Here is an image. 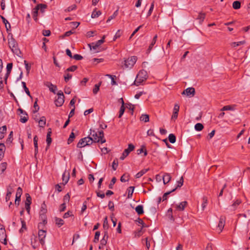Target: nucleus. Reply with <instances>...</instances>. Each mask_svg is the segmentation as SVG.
<instances>
[{
    "label": "nucleus",
    "mask_w": 250,
    "mask_h": 250,
    "mask_svg": "<svg viewBox=\"0 0 250 250\" xmlns=\"http://www.w3.org/2000/svg\"><path fill=\"white\" fill-rule=\"evenodd\" d=\"M8 44L9 47L11 48L12 52L17 56H19L21 54V51L18 48L17 43L15 39L13 38L9 39Z\"/></svg>",
    "instance_id": "nucleus-1"
},
{
    "label": "nucleus",
    "mask_w": 250,
    "mask_h": 250,
    "mask_svg": "<svg viewBox=\"0 0 250 250\" xmlns=\"http://www.w3.org/2000/svg\"><path fill=\"white\" fill-rule=\"evenodd\" d=\"M92 144V138L90 136H88L80 139L79 143L77 144V146L79 148H82L86 146H89Z\"/></svg>",
    "instance_id": "nucleus-2"
},
{
    "label": "nucleus",
    "mask_w": 250,
    "mask_h": 250,
    "mask_svg": "<svg viewBox=\"0 0 250 250\" xmlns=\"http://www.w3.org/2000/svg\"><path fill=\"white\" fill-rule=\"evenodd\" d=\"M58 98L55 101V104L57 106H61L64 102V96L62 91H60L57 93Z\"/></svg>",
    "instance_id": "nucleus-3"
},
{
    "label": "nucleus",
    "mask_w": 250,
    "mask_h": 250,
    "mask_svg": "<svg viewBox=\"0 0 250 250\" xmlns=\"http://www.w3.org/2000/svg\"><path fill=\"white\" fill-rule=\"evenodd\" d=\"M137 58L136 56H132L125 61V66L126 68H132L137 61Z\"/></svg>",
    "instance_id": "nucleus-4"
},
{
    "label": "nucleus",
    "mask_w": 250,
    "mask_h": 250,
    "mask_svg": "<svg viewBox=\"0 0 250 250\" xmlns=\"http://www.w3.org/2000/svg\"><path fill=\"white\" fill-rule=\"evenodd\" d=\"M135 147L133 145L130 144L128 145V147L127 148L125 149L122 153V155L120 157V159L123 160L125 158L128 156L129 153L133 151Z\"/></svg>",
    "instance_id": "nucleus-5"
},
{
    "label": "nucleus",
    "mask_w": 250,
    "mask_h": 250,
    "mask_svg": "<svg viewBox=\"0 0 250 250\" xmlns=\"http://www.w3.org/2000/svg\"><path fill=\"white\" fill-rule=\"evenodd\" d=\"M43 7L44 8H46L47 6L45 4H38L35 8L33 9V17L35 21H37L38 18V10H39V7Z\"/></svg>",
    "instance_id": "nucleus-6"
},
{
    "label": "nucleus",
    "mask_w": 250,
    "mask_h": 250,
    "mask_svg": "<svg viewBox=\"0 0 250 250\" xmlns=\"http://www.w3.org/2000/svg\"><path fill=\"white\" fill-rule=\"evenodd\" d=\"M46 231L40 229L38 232V236L40 242L42 245H43L45 243L44 238L46 237Z\"/></svg>",
    "instance_id": "nucleus-7"
},
{
    "label": "nucleus",
    "mask_w": 250,
    "mask_h": 250,
    "mask_svg": "<svg viewBox=\"0 0 250 250\" xmlns=\"http://www.w3.org/2000/svg\"><path fill=\"white\" fill-rule=\"evenodd\" d=\"M18 111L20 112L21 114H23L24 117L21 116L20 121L22 123H26L28 120V115L26 111L22 109L21 108H19Z\"/></svg>",
    "instance_id": "nucleus-8"
},
{
    "label": "nucleus",
    "mask_w": 250,
    "mask_h": 250,
    "mask_svg": "<svg viewBox=\"0 0 250 250\" xmlns=\"http://www.w3.org/2000/svg\"><path fill=\"white\" fill-rule=\"evenodd\" d=\"M89 136H90L92 139V143H98L100 142V139L99 138L98 134L95 130H92L90 129V134Z\"/></svg>",
    "instance_id": "nucleus-9"
},
{
    "label": "nucleus",
    "mask_w": 250,
    "mask_h": 250,
    "mask_svg": "<svg viewBox=\"0 0 250 250\" xmlns=\"http://www.w3.org/2000/svg\"><path fill=\"white\" fill-rule=\"evenodd\" d=\"M195 94V89L193 87H188L184 90L182 93L183 95H186L188 96H190L191 95L193 96Z\"/></svg>",
    "instance_id": "nucleus-10"
},
{
    "label": "nucleus",
    "mask_w": 250,
    "mask_h": 250,
    "mask_svg": "<svg viewBox=\"0 0 250 250\" xmlns=\"http://www.w3.org/2000/svg\"><path fill=\"white\" fill-rule=\"evenodd\" d=\"M12 67H13L12 63H9L7 64V66H6L7 72L4 77V81H5V83H7V80L11 73V70L12 69Z\"/></svg>",
    "instance_id": "nucleus-11"
},
{
    "label": "nucleus",
    "mask_w": 250,
    "mask_h": 250,
    "mask_svg": "<svg viewBox=\"0 0 250 250\" xmlns=\"http://www.w3.org/2000/svg\"><path fill=\"white\" fill-rule=\"evenodd\" d=\"M225 224V218L221 216L220 218L219 222L218 225V228L219 229V232H221L224 227Z\"/></svg>",
    "instance_id": "nucleus-12"
},
{
    "label": "nucleus",
    "mask_w": 250,
    "mask_h": 250,
    "mask_svg": "<svg viewBox=\"0 0 250 250\" xmlns=\"http://www.w3.org/2000/svg\"><path fill=\"white\" fill-rule=\"evenodd\" d=\"M70 173L69 171H67L65 170L64 173L62 174V179L63 181V184L65 185L68 181L69 179Z\"/></svg>",
    "instance_id": "nucleus-13"
},
{
    "label": "nucleus",
    "mask_w": 250,
    "mask_h": 250,
    "mask_svg": "<svg viewBox=\"0 0 250 250\" xmlns=\"http://www.w3.org/2000/svg\"><path fill=\"white\" fill-rule=\"evenodd\" d=\"M45 85L49 88L50 91L54 94L56 93V91L57 89V86L56 85H53L50 82H46Z\"/></svg>",
    "instance_id": "nucleus-14"
},
{
    "label": "nucleus",
    "mask_w": 250,
    "mask_h": 250,
    "mask_svg": "<svg viewBox=\"0 0 250 250\" xmlns=\"http://www.w3.org/2000/svg\"><path fill=\"white\" fill-rule=\"evenodd\" d=\"M137 78H141L142 80H146L147 78L146 71L144 70L140 71L137 75Z\"/></svg>",
    "instance_id": "nucleus-15"
},
{
    "label": "nucleus",
    "mask_w": 250,
    "mask_h": 250,
    "mask_svg": "<svg viewBox=\"0 0 250 250\" xmlns=\"http://www.w3.org/2000/svg\"><path fill=\"white\" fill-rule=\"evenodd\" d=\"M187 205V202L186 201L182 202L179 205H176V209L179 211H183Z\"/></svg>",
    "instance_id": "nucleus-16"
},
{
    "label": "nucleus",
    "mask_w": 250,
    "mask_h": 250,
    "mask_svg": "<svg viewBox=\"0 0 250 250\" xmlns=\"http://www.w3.org/2000/svg\"><path fill=\"white\" fill-rule=\"evenodd\" d=\"M51 128H49L48 130V132L47 133L46 140L48 147H49L50 146V145L52 142V139L51 138Z\"/></svg>",
    "instance_id": "nucleus-17"
},
{
    "label": "nucleus",
    "mask_w": 250,
    "mask_h": 250,
    "mask_svg": "<svg viewBox=\"0 0 250 250\" xmlns=\"http://www.w3.org/2000/svg\"><path fill=\"white\" fill-rule=\"evenodd\" d=\"M108 238L107 231H104V236L102 239L101 240V245H105L107 243V239Z\"/></svg>",
    "instance_id": "nucleus-18"
},
{
    "label": "nucleus",
    "mask_w": 250,
    "mask_h": 250,
    "mask_svg": "<svg viewBox=\"0 0 250 250\" xmlns=\"http://www.w3.org/2000/svg\"><path fill=\"white\" fill-rule=\"evenodd\" d=\"M171 177L168 173H165L163 176L164 184L165 185L168 183L171 180Z\"/></svg>",
    "instance_id": "nucleus-19"
},
{
    "label": "nucleus",
    "mask_w": 250,
    "mask_h": 250,
    "mask_svg": "<svg viewBox=\"0 0 250 250\" xmlns=\"http://www.w3.org/2000/svg\"><path fill=\"white\" fill-rule=\"evenodd\" d=\"M149 170V168H145L141 170L140 172H138L136 175V178H139L142 177L144 174H145L146 172H147Z\"/></svg>",
    "instance_id": "nucleus-20"
},
{
    "label": "nucleus",
    "mask_w": 250,
    "mask_h": 250,
    "mask_svg": "<svg viewBox=\"0 0 250 250\" xmlns=\"http://www.w3.org/2000/svg\"><path fill=\"white\" fill-rule=\"evenodd\" d=\"M38 122L40 127H43L46 124V119L44 116L42 117L39 120H37Z\"/></svg>",
    "instance_id": "nucleus-21"
},
{
    "label": "nucleus",
    "mask_w": 250,
    "mask_h": 250,
    "mask_svg": "<svg viewBox=\"0 0 250 250\" xmlns=\"http://www.w3.org/2000/svg\"><path fill=\"white\" fill-rule=\"evenodd\" d=\"M22 193V190L21 188L19 187L17 189L16 195V201H18V200H21V197Z\"/></svg>",
    "instance_id": "nucleus-22"
},
{
    "label": "nucleus",
    "mask_w": 250,
    "mask_h": 250,
    "mask_svg": "<svg viewBox=\"0 0 250 250\" xmlns=\"http://www.w3.org/2000/svg\"><path fill=\"white\" fill-rule=\"evenodd\" d=\"M157 35H156L153 38V40H152V41L151 43V44H150L148 49H147V53H149L151 49H152V47L153 46V45L155 44L156 42V41H157Z\"/></svg>",
    "instance_id": "nucleus-23"
},
{
    "label": "nucleus",
    "mask_w": 250,
    "mask_h": 250,
    "mask_svg": "<svg viewBox=\"0 0 250 250\" xmlns=\"http://www.w3.org/2000/svg\"><path fill=\"white\" fill-rule=\"evenodd\" d=\"M55 221L56 224L58 226V227H61L64 224V221L60 218L55 217Z\"/></svg>",
    "instance_id": "nucleus-24"
},
{
    "label": "nucleus",
    "mask_w": 250,
    "mask_h": 250,
    "mask_svg": "<svg viewBox=\"0 0 250 250\" xmlns=\"http://www.w3.org/2000/svg\"><path fill=\"white\" fill-rule=\"evenodd\" d=\"M6 125H3L0 127V140L4 138V134L6 133Z\"/></svg>",
    "instance_id": "nucleus-25"
},
{
    "label": "nucleus",
    "mask_w": 250,
    "mask_h": 250,
    "mask_svg": "<svg viewBox=\"0 0 250 250\" xmlns=\"http://www.w3.org/2000/svg\"><path fill=\"white\" fill-rule=\"evenodd\" d=\"M100 142L101 144H103L105 142V139L104 138V134L103 131L101 130L99 132L98 134Z\"/></svg>",
    "instance_id": "nucleus-26"
},
{
    "label": "nucleus",
    "mask_w": 250,
    "mask_h": 250,
    "mask_svg": "<svg viewBox=\"0 0 250 250\" xmlns=\"http://www.w3.org/2000/svg\"><path fill=\"white\" fill-rule=\"evenodd\" d=\"M6 236V235L5 229L2 228H0V241L2 242L3 238Z\"/></svg>",
    "instance_id": "nucleus-27"
},
{
    "label": "nucleus",
    "mask_w": 250,
    "mask_h": 250,
    "mask_svg": "<svg viewBox=\"0 0 250 250\" xmlns=\"http://www.w3.org/2000/svg\"><path fill=\"white\" fill-rule=\"evenodd\" d=\"M135 211L139 214H142L144 213L143 206L142 205H138L135 208Z\"/></svg>",
    "instance_id": "nucleus-28"
},
{
    "label": "nucleus",
    "mask_w": 250,
    "mask_h": 250,
    "mask_svg": "<svg viewBox=\"0 0 250 250\" xmlns=\"http://www.w3.org/2000/svg\"><path fill=\"white\" fill-rule=\"evenodd\" d=\"M145 146H141V148H140V149H138V150H137V154H140L141 153H142V152H144V156H146L147 155V151L146 149H145Z\"/></svg>",
    "instance_id": "nucleus-29"
},
{
    "label": "nucleus",
    "mask_w": 250,
    "mask_h": 250,
    "mask_svg": "<svg viewBox=\"0 0 250 250\" xmlns=\"http://www.w3.org/2000/svg\"><path fill=\"white\" fill-rule=\"evenodd\" d=\"M5 151V145L3 143H0V158L1 159L4 155Z\"/></svg>",
    "instance_id": "nucleus-30"
},
{
    "label": "nucleus",
    "mask_w": 250,
    "mask_h": 250,
    "mask_svg": "<svg viewBox=\"0 0 250 250\" xmlns=\"http://www.w3.org/2000/svg\"><path fill=\"white\" fill-rule=\"evenodd\" d=\"M149 115L147 114H142L140 117V120L144 121L145 123L148 122L149 121Z\"/></svg>",
    "instance_id": "nucleus-31"
},
{
    "label": "nucleus",
    "mask_w": 250,
    "mask_h": 250,
    "mask_svg": "<svg viewBox=\"0 0 250 250\" xmlns=\"http://www.w3.org/2000/svg\"><path fill=\"white\" fill-rule=\"evenodd\" d=\"M245 41H240V42H233L230 43V45L233 47H235L236 46L243 45V44H245Z\"/></svg>",
    "instance_id": "nucleus-32"
},
{
    "label": "nucleus",
    "mask_w": 250,
    "mask_h": 250,
    "mask_svg": "<svg viewBox=\"0 0 250 250\" xmlns=\"http://www.w3.org/2000/svg\"><path fill=\"white\" fill-rule=\"evenodd\" d=\"M102 14L101 12L100 11H96L94 10L91 14V18H96L98 17L100 15H101Z\"/></svg>",
    "instance_id": "nucleus-33"
},
{
    "label": "nucleus",
    "mask_w": 250,
    "mask_h": 250,
    "mask_svg": "<svg viewBox=\"0 0 250 250\" xmlns=\"http://www.w3.org/2000/svg\"><path fill=\"white\" fill-rule=\"evenodd\" d=\"M103 228H104V231H107V229H108V224L107 216H106L104 218V223H103Z\"/></svg>",
    "instance_id": "nucleus-34"
},
{
    "label": "nucleus",
    "mask_w": 250,
    "mask_h": 250,
    "mask_svg": "<svg viewBox=\"0 0 250 250\" xmlns=\"http://www.w3.org/2000/svg\"><path fill=\"white\" fill-rule=\"evenodd\" d=\"M241 7V2L239 1H235L232 3V7L234 9H238Z\"/></svg>",
    "instance_id": "nucleus-35"
},
{
    "label": "nucleus",
    "mask_w": 250,
    "mask_h": 250,
    "mask_svg": "<svg viewBox=\"0 0 250 250\" xmlns=\"http://www.w3.org/2000/svg\"><path fill=\"white\" fill-rule=\"evenodd\" d=\"M21 84L22 85L23 88L25 92V93L28 95L29 97H31V96L30 93V91L28 88L26 86V83L24 82H22Z\"/></svg>",
    "instance_id": "nucleus-36"
},
{
    "label": "nucleus",
    "mask_w": 250,
    "mask_h": 250,
    "mask_svg": "<svg viewBox=\"0 0 250 250\" xmlns=\"http://www.w3.org/2000/svg\"><path fill=\"white\" fill-rule=\"evenodd\" d=\"M241 202L240 200L238 199L236 200L231 206L232 208V210H234L236 208V207L240 205Z\"/></svg>",
    "instance_id": "nucleus-37"
},
{
    "label": "nucleus",
    "mask_w": 250,
    "mask_h": 250,
    "mask_svg": "<svg viewBox=\"0 0 250 250\" xmlns=\"http://www.w3.org/2000/svg\"><path fill=\"white\" fill-rule=\"evenodd\" d=\"M101 82H100V83H99L98 84H96L94 86V87L93 89V93L94 94H96L97 93V92H98V91L100 89V86L101 84Z\"/></svg>",
    "instance_id": "nucleus-38"
},
{
    "label": "nucleus",
    "mask_w": 250,
    "mask_h": 250,
    "mask_svg": "<svg viewBox=\"0 0 250 250\" xmlns=\"http://www.w3.org/2000/svg\"><path fill=\"white\" fill-rule=\"evenodd\" d=\"M31 197L30 195L28 193L26 194V201L25 205H30L31 204Z\"/></svg>",
    "instance_id": "nucleus-39"
},
{
    "label": "nucleus",
    "mask_w": 250,
    "mask_h": 250,
    "mask_svg": "<svg viewBox=\"0 0 250 250\" xmlns=\"http://www.w3.org/2000/svg\"><path fill=\"white\" fill-rule=\"evenodd\" d=\"M168 140L171 143L173 144L176 142V137L174 134H170L168 136Z\"/></svg>",
    "instance_id": "nucleus-40"
},
{
    "label": "nucleus",
    "mask_w": 250,
    "mask_h": 250,
    "mask_svg": "<svg viewBox=\"0 0 250 250\" xmlns=\"http://www.w3.org/2000/svg\"><path fill=\"white\" fill-rule=\"evenodd\" d=\"M195 129L197 131H201L203 128V125L201 123H197L195 125Z\"/></svg>",
    "instance_id": "nucleus-41"
},
{
    "label": "nucleus",
    "mask_w": 250,
    "mask_h": 250,
    "mask_svg": "<svg viewBox=\"0 0 250 250\" xmlns=\"http://www.w3.org/2000/svg\"><path fill=\"white\" fill-rule=\"evenodd\" d=\"M203 202L202 204V210H204L205 208H206L207 204H208V199L206 197H204L203 198Z\"/></svg>",
    "instance_id": "nucleus-42"
},
{
    "label": "nucleus",
    "mask_w": 250,
    "mask_h": 250,
    "mask_svg": "<svg viewBox=\"0 0 250 250\" xmlns=\"http://www.w3.org/2000/svg\"><path fill=\"white\" fill-rule=\"evenodd\" d=\"M105 38V36L104 35L102 39L98 41L97 42H95V44H96V46H98V47L99 46H100L102 43H103L104 42V39Z\"/></svg>",
    "instance_id": "nucleus-43"
},
{
    "label": "nucleus",
    "mask_w": 250,
    "mask_h": 250,
    "mask_svg": "<svg viewBox=\"0 0 250 250\" xmlns=\"http://www.w3.org/2000/svg\"><path fill=\"white\" fill-rule=\"evenodd\" d=\"M118 10H117L116 11H115L114 13L112 15H111V16H110L108 19H107V21H106V22H108L109 21H110L111 20L115 18L117 15H118Z\"/></svg>",
    "instance_id": "nucleus-44"
},
{
    "label": "nucleus",
    "mask_w": 250,
    "mask_h": 250,
    "mask_svg": "<svg viewBox=\"0 0 250 250\" xmlns=\"http://www.w3.org/2000/svg\"><path fill=\"white\" fill-rule=\"evenodd\" d=\"M0 18L2 19L3 23L5 24V27L8 30V27L7 26V24H8L9 28L11 27L10 24L9 23V22L7 21V20L6 19H5L3 16H0Z\"/></svg>",
    "instance_id": "nucleus-45"
},
{
    "label": "nucleus",
    "mask_w": 250,
    "mask_h": 250,
    "mask_svg": "<svg viewBox=\"0 0 250 250\" xmlns=\"http://www.w3.org/2000/svg\"><path fill=\"white\" fill-rule=\"evenodd\" d=\"M100 235V232L99 231H96L95 233L94 239L93 240V242L94 243H97L98 242Z\"/></svg>",
    "instance_id": "nucleus-46"
},
{
    "label": "nucleus",
    "mask_w": 250,
    "mask_h": 250,
    "mask_svg": "<svg viewBox=\"0 0 250 250\" xmlns=\"http://www.w3.org/2000/svg\"><path fill=\"white\" fill-rule=\"evenodd\" d=\"M145 80H142L141 78H137V76L136 79L135 81H134V83L135 85L138 86L140 84H141V83L143 82Z\"/></svg>",
    "instance_id": "nucleus-47"
},
{
    "label": "nucleus",
    "mask_w": 250,
    "mask_h": 250,
    "mask_svg": "<svg viewBox=\"0 0 250 250\" xmlns=\"http://www.w3.org/2000/svg\"><path fill=\"white\" fill-rule=\"evenodd\" d=\"M75 138V134L73 132H71L70 136H69V137L68 139V141H67V143L68 144L71 143L73 141V140Z\"/></svg>",
    "instance_id": "nucleus-48"
},
{
    "label": "nucleus",
    "mask_w": 250,
    "mask_h": 250,
    "mask_svg": "<svg viewBox=\"0 0 250 250\" xmlns=\"http://www.w3.org/2000/svg\"><path fill=\"white\" fill-rule=\"evenodd\" d=\"M14 186L13 185H9L7 187V192L9 193L10 192L11 194L12 193V192L14 191Z\"/></svg>",
    "instance_id": "nucleus-49"
},
{
    "label": "nucleus",
    "mask_w": 250,
    "mask_h": 250,
    "mask_svg": "<svg viewBox=\"0 0 250 250\" xmlns=\"http://www.w3.org/2000/svg\"><path fill=\"white\" fill-rule=\"evenodd\" d=\"M176 189V188H174L172 190L165 193L163 195V200L165 201V200H167V195H169L170 193H171L172 192L174 191Z\"/></svg>",
    "instance_id": "nucleus-50"
},
{
    "label": "nucleus",
    "mask_w": 250,
    "mask_h": 250,
    "mask_svg": "<svg viewBox=\"0 0 250 250\" xmlns=\"http://www.w3.org/2000/svg\"><path fill=\"white\" fill-rule=\"evenodd\" d=\"M7 167V163H2L0 164V168L1 171V172L3 173Z\"/></svg>",
    "instance_id": "nucleus-51"
},
{
    "label": "nucleus",
    "mask_w": 250,
    "mask_h": 250,
    "mask_svg": "<svg viewBox=\"0 0 250 250\" xmlns=\"http://www.w3.org/2000/svg\"><path fill=\"white\" fill-rule=\"evenodd\" d=\"M12 135H13V131H11L9 135L8 138L6 140V144L11 143L12 140H13L12 138Z\"/></svg>",
    "instance_id": "nucleus-52"
},
{
    "label": "nucleus",
    "mask_w": 250,
    "mask_h": 250,
    "mask_svg": "<svg viewBox=\"0 0 250 250\" xmlns=\"http://www.w3.org/2000/svg\"><path fill=\"white\" fill-rule=\"evenodd\" d=\"M125 110V106H123V105H122L121 107H120V111H119V118H121L122 115H123Z\"/></svg>",
    "instance_id": "nucleus-53"
},
{
    "label": "nucleus",
    "mask_w": 250,
    "mask_h": 250,
    "mask_svg": "<svg viewBox=\"0 0 250 250\" xmlns=\"http://www.w3.org/2000/svg\"><path fill=\"white\" fill-rule=\"evenodd\" d=\"M118 166V162L117 160H114V161L112 163V167L113 169L114 170H116Z\"/></svg>",
    "instance_id": "nucleus-54"
},
{
    "label": "nucleus",
    "mask_w": 250,
    "mask_h": 250,
    "mask_svg": "<svg viewBox=\"0 0 250 250\" xmlns=\"http://www.w3.org/2000/svg\"><path fill=\"white\" fill-rule=\"evenodd\" d=\"M154 2L153 1L152 3H151V6H150V7L149 8V10L147 13V16L148 17L149 16L151 15V13H152V12L153 10V8H154Z\"/></svg>",
    "instance_id": "nucleus-55"
},
{
    "label": "nucleus",
    "mask_w": 250,
    "mask_h": 250,
    "mask_svg": "<svg viewBox=\"0 0 250 250\" xmlns=\"http://www.w3.org/2000/svg\"><path fill=\"white\" fill-rule=\"evenodd\" d=\"M183 182H184V179H183V177H181L180 179L179 180V181H178L177 182V187L175 188H180L181 187H182L183 185Z\"/></svg>",
    "instance_id": "nucleus-56"
},
{
    "label": "nucleus",
    "mask_w": 250,
    "mask_h": 250,
    "mask_svg": "<svg viewBox=\"0 0 250 250\" xmlns=\"http://www.w3.org/2000/svg\"><path fill=\"white\" fill-rule=\"evenodd\" d=\"M233 108L230 105H226L224 106L222 109L221 111H225V110H233Z\"/></svg>",
    "instance_id": "nucleus-57"
},
{
    "label": "nucleus",
    "mask_w": 250,
    "mask_h": 250,
    "mask_svg": "<svg viewBox=\"0 0 250 250\" xmlns=\"http://www.w3.org/2000/svg\"><path fill=\"white\" fill-rule=\"evenodd\" d=\"M77 68H78L77 66L72 65V66H70V67L68 68L66 70V71L73 72V71H75L77 69Z\"/></svg>",
    "instance_id": "nucleus-58"
},
{
    "label": "nucleus",
    "mask_w": 250,
    "mask_h": 250,
    "mask_svg": "<svg viewBox=\"0 0 250 250\" xmlns=\"http://www.w3.org/2000/svg\"><path fill=\"white\" fill-rule=\"evenodd\" d=\"M128 175L126 176L125 174H124L123 176H121L120 180L122 182H125L128 180Z\"/></svg>",
    "instance_id": "nucleus-59"
},
{
    "label": "nucleus",
    "mask_w": 250,
    "mask_h": 250,
    "mask_svg": "<svg viewBox=\"0 0 250 250\" xmlns=\"http://www.w3.org/2000/svg\"><path fill=\"white\" fill-rule=\"evenodd\" d=\"M77 7V6L75 4H73L71 6L68 7L66 10H65V11L66 12H70V11H71L74 9H75Z\"/></svg>",
    "instance_id": "nucleus-60"
},
{
    "label": "nucleus",
    "mask_w": 250,
    "mask_h": 250,
    "mask_svg": "<svg viewBox=\"0 0 250 250\" xmlns=\"http://www.w3.org/2000/svg\"><path fill=\"white\" fill-rule=\"evenodd\" d=\"M70 195L69 193H67L63 197V203H67L69 201Z\"/></svg>",
    "instance_id": "nucleus-61"
},
{
    "label": "nucleus",
    "mask_w": 250,
    "mask_h": 250,
    "mask_svg": "<svg viewBox=\"0 0 250 250\" xmlns=\"http://www.w3.org/2000/svg\"><path fill=\"white\" fill-rule=\"evenodd\" d=\"M95 31H88L87 33H86V36L87 37V38H90L91 37H93L94 36V34L95 33Z\"/></svg>",
    "instance_id": "nucleus-62"
},
{
    "label": "nucleus",
    "mask_w": 250,
    "mask_h": 250,
    "mask_svg": "<svg viewBox=\"0 0 250 250\" xmlns=\"http://www.w3.org/2000/svg\"><path fill=\"white\" fill-rule=\"evenodd\" d=\"M72 58L76 60H81L83 58V56L79 54H75L73 56Z\"/></svg>",
    "instance_id": "nucleus-63"
},
{
    "label": "nucleus",
    "mask_w": 250,
    "mask_h": 250,
    "mask_svg": "<svg viewBox=\"0 0 250 250\" xmlns=\"http://www.w3.org/2000/svg\"><path fill=\"white\" fill-rule=\"evenodd\" d=\"M88 46L90 47V50H96L98 48V46H96L95 42L88 44Z\"/></svg>",
    "instance_id": "nucleus-64"
}]
</instances>
